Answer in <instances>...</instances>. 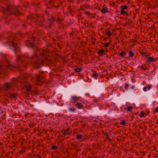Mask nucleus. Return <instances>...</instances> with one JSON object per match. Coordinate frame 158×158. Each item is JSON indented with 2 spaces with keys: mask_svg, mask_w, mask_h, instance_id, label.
<instances>
[{
  "mask_svg": "<svg viewBox=\"0 0 158 158\" xmlns=\"http://www.w3.org/2000/svg\"><path fill=\"white\" fill-rule=\"evenodd\" d=\"M135 115H137V113H135Z\"/></svg>",
  "mask_w": 158,
  "mask_h": 158,
  "instance_id": "63",
  "label": "nucleus"
},
{
  "mask_svg": "<svg viewBox=\"0 0 158 158\" xmlns=\"http://www.w3.org/2000/svg\"><path fill=\"white\" fill-rule=\"evenodd\" d=\"M101 11L102 14L107 13L108 12V9L106 7H105L102 9L101 10Z\"/></svg>",
  "mask_w": 158,
  "mask_h": 158,
  "instance_id": "15",
  "label": "nucleus"
},
{
  "mask_svg": "<svg viewBox=\"0 0 158 158\" xmlns=\"http://www.w3.org/2000/svg\"><path fill=\"white\" fill-rule=\"evenodd\" d=\"M56 20V18L53 16H51L50 18H48L47 19V21H48V27L51 28L52 26L53 25V22Z\"/></svg>",
  "mask_w": 158,
  "mask_h": 158,
  "instance_id": "4",
  "label": "nucleus"
},
{
  "mask_svg": "<svg viewBox=\"0 0 158 158\" xmlns=\"http://www.w3.org/2000/svg\"><path fill=\"white\" fill-rule=\"evenodd\" d=\"M82 136V135L80 134V135H78L77 136L76 139H77L79 140L81 138Z\"/></svg>",
  "mask_w": 158,
  "mask_h": 158,
  "instance_id": "32",
  "label": "nucleus"
},
{
  "mask_svg": "<svg viewBox=\"0 0 158 158\" xmlns=\"http://www.w3.org/2000/svg\"><path fill=\"white\" fill-rule=\"evenodd\" d=\"M155 110L157 112H158V107H156Z\"/></svg>",
  "mask_w": 158,
  "mask_h": 158,
  "instance_id": "52",
  "label": "nucleus"
},
{
  "mask_svg": "<svg viewBox=\"0 0 158 158\" xmlns=\"http://www.w3.org/2000/svg\"><path fill=\"white\" fill-rule=\"evenodd\" d=\"M71 145L72 146H73V147H76L77 146V144H75L74 143H71Z\"/></svg>",
  "mask_w": 158,
  "mask_h": 158,
  "instance_id": "41",
  "label": "nucleus"
},
{
  "mask_svg": "<svg viewBox=\"0 0 158 158\" xmlns=\"http://www.w3.org/2000/svg\"><path fill=\"white\" fill-rule=\"evenodd\" d=\"M135 88V86L134 85H133L131 86V88L132 89H134Z\"/></svg>",
  "mask_w": 158,
  "mask_h": 158,
  "instance_id": "57",
  "label": "nucleus"
},
{
  "mask_svg": "<svg viewBox=\"0 0 158 158\" xmlns=\"http://www.w3.org/2000/svg\"><path fill=\"white\" fill-rule=\"evenodd\" d=\"M37 155H38V158H42V157L41 156H40L38 155V154Z\"/></svg>",
  "mask_w": 158,
  "mask_h": 158,
  "instance_id": "55",
  "label": "nucleus"
},
{
  "mask_svg": "<svg viewBox=\"0 0 158 158\" xmlns=\"http://www.w3.org/2000/svg\"><path fill=\"white\" fill-rule=\"evenodd\" d=\"M25 88L28 92H30L32 88V87L31 85L29 84L26 85L25 86Z\"/></svg>",
  "mask_w": 158,
  "mask_h": 158,
  "instance_id": "12",
  "label": "nucleus"
},
{
  "mask_svg": "<svg viewBox=\"0 0 158 158\" xmlns=\"http://www.w3.org/2000/svg\"><path fill=\"white\" fill-rule=\"evenodd\" d=\"M111 40H110L109 42L106 43L105 44V47H106L108 46H109V45L110 43V42H111Z\"/></svg>",
  "mask_w": 158,
  "mask_h": 158,
  "instance_id": "30",
  "label": "nucleus"
},
{
  "mask_svg": "<svg viewBox=\"0 0 158 158\" xmlns=\"http://www.w3.org/2000/svg\"><path fill=\"white\" fill-rule=\"evenodd\" d=\"M8 96L10 98H16V97L18 96V94L17 93L15 94L9 93L8 94Z\"/></svg>",
  "mask_w": 158,
  "mask_h": 158,
  "instance_id": "13",
  "label": "nucleus"
},
{
  "mask_svg": "<svg viewBox=\"0 0 158 158\" xmlns=\"http://www.w3.org/2000/svg\"><path fill=\"white\" fill-rule=\"evenodd\" d=\"M120 137L119 136H118L117 137V140L118 141H119V142L121 141V140L120 139Z\"/></svg>",
  "mask_w": 158,
  "mask_h": 158,
  "instance_id": "47",
  "label": "nucleus"
},
{
  "mask_svg": "<svg viewBox=\"0 0 158 158\" xmlns=\"http://www.w3.org/2000/svg\"><path fill=\"white\" fill-rule=\"evenodd\" d=\"M72 98L73 100H75L74 102H77V96H73L72 97Z\"/></svg>",
  "mask_w": 158,
  "mask_h": 158,
  "instance_id": "31",
  "label": "nucleus"
},
{
  "mask_svg": "<svg viewBox=\"0 0 158 158\" xmlns=\"http://www.w3.org/2000/svg\"><path fill=\"white\" fill-rule=\"evenodd\" d=\"M120 11L121 14L124 15H125V14L127 12L125 10H121Z\"/></svg>",
  "mask_w": 158,
  "mask_h": 158,
  "instance_id": "27",
  "label": "nucleus"
},
{
  "mask_svg": "<svg viewBox=\"0 0 158 158\" xmlns=\"http://www.w3.org/2000/svg\"><path fill=\"white\" fill-rule=\"evenodd\" d=\"M44 13L47 15L48 18H49V16L50 15V14L48 13V11L47 10H44Z\"/></svg>",
  "mask_w": 158,
  "mask_h": 158,
  "instance_id": "29",
  "label": "nucleus"
},
{
  "mask_svg": "<svg viewBox=\"0 0 158 158\" xmlns=\"http://www.w3.org/2000/svg\"><path fill=\"white\" fill-rule=\"evenodd\" d=\"M14 9V6L10 4H7L6 8H5L3 7H1V10L2 13H6L8 12L7 15L8 16H10L12 15H14L16 16H17L20 14L19 11L15 12L13 10Z\"/></svg>",
  "mask_w": 158,
  "mask_h": 158,
  "instance_id": "2",
  "label": "nucleus"
},
{
  "mask_svg": "<svg viewBox=\"0 0 158 158\" xmlns=\"http://www.w3.org/2000/svg\"><path fill=\"white\" fill-rule=\"evenodd\" d=\"M82 69L81 68H76L74 69V71L76 73H79L81 70Z\"/></svg>",
  "mask_w": 158,
  "mask_h": 158,
  "instance_id": "21",
  "label": "nucleus"
},
{
  "mask_svg": "<svg viewBox=\"0 0 158 158\" xmlns=\"http://www.w3.org/2000/svg\"><path fill=\"white\" fill-rule=\"evenodd\" d=\"M39 72L41 74H43L44 73V71L42 70H40Z\"/></svg>",
  "mask_w": 158,
  "mask_h": 158,
  "instance_id": "42",
  "label": "nucleus"
},
{
  "mask_svg": "<svg viewBox=\"0 0 158 158\" xmlns=\"http://www.w3.org/2000/svg\"><path fill=\"white\" fill-rule=\"evenodd\" d=\"M99 56H103L105 54V51L103 49H100L98 52Z\"/></svg>",
  "mask_w": 158,
  "mask_h": 158,
  "instance_id": "11",
  "label": "nucleus"
},
{
  "mask_svg": "<svg viewBox=\"0 0 158 158\" xmlns=\"http://www.w3.org/2000/svg\"><path fill=\"white\" fill-rule=\"evenodd\" d=\"M57 24H58V26L60 27H62L63 28H64L65 27V25L62 23L61 22H57Z\"/></svg>",
  "mask_w": 158,
  "mask_h": 158,
  "instance_id": "20",
  "label": "nucleus"
},
{
  "mask_svg": "<svg viewBox=\"0 0 158 158\" xmlns=\"http://www.w3.org/2000/svg\"><path fill=\"white\" fill-rule=\"evenodd\" d=\"M155 66H156V65H154V67H155V68L154 69V71H155L156 69V68Z\"/></svg>",
  "mask_w": 158,
  "mask_h": 158,
  "instance_id": "58",
  "label": "nucleus"
},
{
  "mask_svg": "<svg viewBox=\"0 0 158 158\" xmlns=\"http://www.w3.org/2000/svg\"><path fill=\"white\" fill-rule=\"evenodd\" d=\"M41 75L37 74L35 76V78H36V80L35 81L36 84L38 85H40L41 83L39 84L38 83L40 82Z\"/></svg>",
  "mask_w": 158,
  "mask_h": 158,
  "instance_id": "10",
  "label": "nucleus"
},
{
  "mask_svg": "<svg viewBox=\"0 0 158 158\" xmlns=\"http://www.w3.org/2000/svg\"><path fill=\"white\" fill-rule=\"evenodd\" d=\"M37 5H39L40 4V3H38L37 4Z\"/></svg>",
  "mask_w": 158,
  "mask_h": 158,
  "instance_id": "64",
  "label": "nucleus"
},
{
  "mask_svg": "<svg viewBox=\"0 0 158 158\" xmlns=\"http://www.w3.org/2000/svg\"><path fill=\"white\" fill-rule=\"evenodd\" d=\"M29 38L31 39L32 40V41L34 42L36 38L35 36H31Z\"/></svg>",
  "mask_w": 158,
  "mask_h": 158,
  "instance_id": "35",
  "label": "nucleus"
},
{
  "mask_svg": "<svg viewBox=\"0 0 158 158\" xmlns=\"http://www.w3.org/2000/svg\"><path fill=\"white\" fill-rule=\"evenodd\" d=\"M69 130V128H68L66 130H64V131H68Z\"/></svg>",
  "mask_w": 158,
  "mask_h": 158,
  "instance_id": "53",
  "label": "nucleus"
},
{
  "mask_svg": "<svg viewBox=\"0 0 158 158\" xmlns=\"http://www.w3.org/2000/svg\"><path fill=\"white\" fill-rule=\"evenodd\" d=\"M126 53L124 52V51H122L119 54V55L122 57H124V55H126Z\"/></svg>",
  "mask_w": 158,
  "mask_h": 158,
  "instance_id": "23",
  "label": "nucleus"
},
{
  "mask_svg": "<svg viewBox=\"0 0 158 158\" xmlns=\"http://www.w3.org/2000/svg\"><path fill=\"white\" fill-rule=\"evenodd\" d=\"M108 38L107 37H104V40L105 41H106V40L108 39Z\"/></svg>",
  "mask_w": 158,
  "mask_h": 158,
  "instance_id": "54",
  "label": "nucleus"
},
{
  "mask_svg": "<svg viewBox=\"0 0 158 158\" xmlns=\"http://www.w3.org/2000/svg\"><path fill=\"white\" fill-rule=\"evenodd\" d=\"M125 15H126L127 16H129V14L127 13V12L126 13Z\"/></svg>",
  "mask_w": 158,
  "mask_h": 158,
  "instance_id": "56",
  "label": "nucleus"
},
{
  "mask_svg": "<svg viewBox=\"0 0 158 158\" xmlns=\"http://www.w3.org/2000/svg\"><path fill=\"white\" fill-rule=\"evenodd\" d=\"M151 87L150 85H149L147 87V88L148 90H150L151 89Z\"/></svg>",
  "mask_w": 158,
  "mask_h": 158,
  "instance_id": "48",
  "label": "nucleus"
},
{
  "mask_svg": "<svg viewBox=\"0 0 158 158\" xmlns=\"http://www.w3.org/2000/svg\"><path fill=\"white\" fill-rule=\"evenodd\" d=\"M84 13L85 14L87 15H91L90 14V12L89 11H85L84 12Z\"/></svg>",
  "mask_w": 158,
  "mask_h": 158,
  "instance_id": "34",
  "label": "nucleus"
},
{
  "mask_svg": "<svg viewBox=\"0 0 158 158\" xmlns=\"http://www.w3.org/2000/svg\"><path fill=\"white\" fill-rule=\"evenodd\" d=\"M50 50L48 48L40 50L38 52V54H36V56L38 58H33L31 62H34V64L36 68H38L43 65L46 61H48L49 58V53Z\"/></svg>",
  "mask_w": 158,
  "mask_h": 158,
  "instance_id": "1",
  "label": "nucleus"
},
{
  "mask_svg": "<svg viewBox=\"0 0 158 158\" xmlns=\"http://www.w3.org/2000/svg\"><path fill=\"white\" fill-rule=\"evenodd\" d=\"M18 48H19L18 47H17V46L16 47H15V48H14V50L15 51H16V50H17L18 49Z\"/></svg>",
  "mask_w": 158,
  "mask_h": 158,
  "instance_id": "49",
  "label": "nucleus"
},
{
  "mask_svg": "<svg viewBox=\"0 0 158 158\" xmlns=\"http://www.w3.org/2000/svg\"><path fill=\"white\" fill-rule=\"evenodd\" d=\"M92 72L93 73V75H92V77L97 78L98 74L97 73L96 71L93 70L92 71Z\"/></svg>",
  "mask_w": 158,
  "mask_h": 158,
  "instance_id": "17",
  "label": "nucleus"
},
{
  "mask_svg": "<svg viewBox=\"0 0 158 158\" xmlns=\"http://www.w3.org/2000/svg\"><path fill=\"white\" fill-rule=\"evenodd\" d=\"M141 55L143 57H147L146 53V52H141Z\"/></svg>",
  "mask_w": 158,
  "mask_h": 158,
  "instance_id": "24",
  "label": "nucleus"
},
{
  "mask_svg": "<svg viewBox=\"0 0 158 158\" xmlns=\"http://www.w3.org/2000/svg\"><path fill=\"white\" fill-rule=\"evenodd\" d=\"M4 86L5 87L4 90L6 91H8L9 89L11 87V86L10 85V83L8 82H6L4 83Z\"/></svg>",
  "mask_w": 158,
  "mask_h": 158,
  "instance_id": "9",
  "label": "nucleus"
},
{
  "mask_svg": "<svg viewBox=\"0 0 158 158\" xmlns=\"http://www.w3.org/2000/svg\"><path fill=\"white\" fill-rule=\"evenodd\" d=\"M146 87L145 86L143 88V90L144 91L146 92L147 91Z\"/></svg>",
  "mask_w": 158,
  "mask_h": 158,
  "instance_id": "50",
  "label": "nucleus"
},
{
  "mask_svg": "<svg viewBox=\"0 0 158 158\" xmlns=\"http://www.w3.org/2000/svg\"><path fill=\"white\" fill-rule=\"evenodd\" d=\"M120 124L124 126L126 125V123L125 121L124 120H123L122 122H120Z\"/></svg>",
  "mask_w": 158,
  "mask_h": 158,
  "instance_id": "36",
  "label": "nucleus"
},
{
  "mask_svg": "<svg viewBox=\"0 0 158 158\" xmlns=\"http://www.w3.org/2000/svg\"><path fill=\"white\" fill-rule=\"evenodd\" d=\"M11 45L13 47H16L17 46V44L15 42H12Z\"/></svg>",
  "mask_w": 158,
  "mask_h": 158,
  "instance_id": "37",
  "label": "nucleus"
},
{
  "mask_svg": "<svg viewBox=\"0 0 158 158\" xmlns=\"http://www.w3.org/2000/svg\"><path fill=\"white\" fill-rule=\"evenodd\" d=\"M30 17L29 16H28L27 18V20H28L29 19V18Z\"/></svg>",
  "mask_w": 158,
  "mask_h": 158,
  "instance_id": "59",
  "label": "nucleus"
},
{
  "mask_svg": "<svg viewBox=\"0 0 158 158\" xmlns=\"http://www.w3.org/2000/svg\"><path fill=\"white\" fill-rule=\"evenodd\" d=\"M18 34L21 37H23V35L20 31H18Z\"/></svg>",
  "mask_w": 158,
  "mask_h": 158,
  "instance_id": "40",
  "label": "nucleus"
},
{
  "mask_svg": "<svg viewBox=\"0 0 158 158\" xmlns=\"http://www.w3.org/2000/svg\"><path fill=\"white\" fill-rule=\"evenodd\" d=\"M106 130L105 131L102 130V135L105 136L106 140L109 142H111L112 140V139L113 138L112 135H113L114 133L112 131L110 130L108 131V132H106Z\"/></svg>",
  "mask_w": 158,
  "mask_h": 158,
  "instance_id": "3",
  "label": "nucleus"
},
{
  "mask_svg": "<svg viewBox=\"0 0 158 158\" xmlns=\"http://www.w3.org/2000/svg\"><path fill=\"white\" fill-rule=\"evenodd\" d=\"M68 134H70V133L69 132H67L66 131H64L63 134V135L65 136L67 135Z\"/></svg>",
  "mask_w": 158,
  "mask_h": 158,
  "instance_id": "43",
  "label": "nucleus"
},
{
  "mask_svg": "<svg viewBox=\"0 0 158 158\" xmlns=\"http://www.w3.org/2000/svg\"><path fill=\"white\" fill-rule=\"evenodd\" d=\"M133 109V107L132 106H130L127 107V110L129 111H130Z\"/></svg>",
  "mask_w": 158,
  "mask_h": 158,
  "instance_id": "25",
  "label": "nucleus"
},
{
  "mask_svg": "<svg viewBox=\"0 0 158 158\" xmlns=\"http://www.w3.org/2000/svg\"><path fill=\"white\" fill-rule=\"evenodd\" d=\"M37 20L38 22L40 23H45L44 15H40L38 14L36 15Z\"/></svg>",
  "mask_w": 158,
  "mask_h": 158,
  "instance_id": "5",
  "label": "nucleus"
},
{
  "mask_svg": "<svg viewBox=\"0 0 158 158\" xmlns=\"http://www.w3.org/2000/svg\"><path fill=\"white\" fill-rule=\"evenodd\" d=\"M55 2L54 1H52L51 0H49V1H48V3L50 4L51 5L52 3L53 2Z\"/></svg>",
  "mask_w": 158,
  "mask_h": 158,
  "instance_id": "46",
  "label": "nucleus"
},
{
  "mask_svg": "<svg viewBox=\"0 0 158 158\" xmlns=\"http://www.w3.org/2000/svg\"><path fill=\"white\" fill-rule=\"evenodd\" d=\"M52 40H53L55 41V39L54 38H52Z\"/></svg>",
  "mask_w": 158,
  "mask_h": 158,
  "instance_id": "60",
  "label": "nucleus"
},
{
  "mask_svg": "<svg viewBox=\"0 0 158 158\" xmlns=\"http://www.w3.org/2000/svg\"><path fill=\"white\" fill-rule=\"evenodd\" d=\"M76 105L77 106L78 109H81L83 107V106L81 102H78L76 104Z\"/></svg>",
  "mask_w": 158,
  "mask_h": 158,
  "instance_id": "19",
  "label": "nucleus"
},
{
  "mask_svg": "<svg viewBox=\"0 0 158 158\" xmlns=\"http://www.w3.org/2000/svg\"><path fill=\"white\" fill-rule=\"evenodd\" d=\"M156 61V60L154 59V57H148L146 59V63L148 65H149L152 62Z\"/></svg>",
  "mask_w": 158,
  "mask_h": 158,
  "instance_id": "7",
  "label": "nucleus"
},
{
  "mask_svg": "<svg viewBox=\"0 0 158 158\" xmlns=\"http://www.w3.org/2000/svg\"><path fill=\"white\" fill-rule=\"evenodd\" d=\"M58 148V147L54 145H52L51 146V149H53V150H55L56 149H57Z\"/></svg>",
  "mask_w": 158,
  "mask_h": 158,
  "instance_id": "33",
  "label": "nucleus"
},
{
  "mask_svg": "<svg viewBox=\"0 0 158 158\" xmlns=\"http://www.w3.org/2000/svg\"><path fill=\"white\" fill-rule=\"evenodd\" d=\"M129 86V85L127 83L125 85L124 88L125 89L127 90L128 89V87Z\"/></svg>",
  "mask_w": 158,
  "mask_h": 158,
  "instance_id": "39",
  "label": "nucleus"
},
{
  "mask_svg": "<svg viewBox=\"0 0 158 158\" xmlns=\"http://www.w3.org/2000/svg\"><path fill=\"white\" fill-rule=\"evenodd\" d=\"M25 42L26 43V46L28 47H34L36 46V45L34 42L31 43L30 42V40H27L25 41Z\"/></svg>",
  "mask_w": 158,
  "mask_h": 158,
  "instance_id": "6",
  "label": "nucleus"
},
{
  "mask_svg": "<svg viewBox=\"0 0 158 158\" xmlns=\"http://www.w3.org/2000/svg\"><path fill=\"white\" fill-rule=\"evenodd\" d=\"M144 114H145L144 113V112H143V111H141V114L139 115V116L140 117L142 118L144 116Z\"/></svg>",
  "mask_w": 158,
  "mask_h": 158,
  "instance_id": "28",
  "label": "nucleus"
},
{
  "mask_svg": "<svg viewBox=\"0 0 158 158\" xmlns=\"http://www.w3.org/2000/svg\"><path fill=\"white\" fill-rule=\"evenodd\" d=\"M69 110L70 111H72L73 112H74L75 111V109L73 108H70L69 109Z\"/></svg>",
  "mask_w": 158,
  "mask_h": 158,
  "instance_id": "45",
  "label": "nucleus"
},
{
  "mask_svg": "<svg viewBox=\"0 0 158 158\" xmlns=\"http://www.w3.org/2000/svg\"><path fill=\"white\" fill-rule=\"evenodd\" d=\"M18 60L19 61H22L24 58V56L22 55L19 56L17 57Z\"/></svg>",
  "mask_w": 158,
  "mask_h": 158,
  "instance_id": "18",
  "label": "nucleus"
},
{
  "mask_svg": "<svg viewBox=\"0 0 158 158\" xmlns=\"http://www.w3.org/2000/svg\"><path fill=\"white\" fill-rule=\"evenodd\" d=\"M134 55V53L132 51H130L129 52V57H132Z\"/></svg>",
  "mask_w": 158,
  "mask_h": 158,
  "instance_id": "26",
  "label": "nucleus"
},
{
  "mask_svg": "<svg viewBox=\"0 0 158 158\" xmlns=\"http://www.w3.org/2000/svg\"><path fill=\"white\" fill-rule=\"evenodd\" d=\"M24 27L26 28V26L25 23L23 24L22 25Z\"/></svg>",
  "mask_w": 158,
  "mask_h": 158,
  "instance_id": "51",
  "label": "nucleus"
},
{
  "mask_svg": "<svg viewBox=\"0 0 158 158\" xmlns=\"http://www.w3.org/2000/svg\"><path fill=\"white\" fill-rule=\"evenodd\" d=\"M51 1H54L55 2H56V0H51Z\"/></svg>",
  "mask_w": 158,
  "mask_h": 158,
  "instance_id": "62",
  "label": "nucleus"
},
{
  "mask_svg": "<svg viewBox=\"0 0 158 158\" xmlns=\"http://www.w3.org/2000/svg\"><path fill=\"white\" fill-rule=\"evenodd\" d=\"M44 25V24H41V26L42 27Z\"/></svg>",
  "mask_w": 158,
  "mask_h": 158,
  "instance_id": "61",
  "label": "nucleus"
},
{
  "mask_svg": "<svg viewBox=\"0 0 158 158\" xmlns=\"http://www.w3.org/2000/svg\"><path fill=\"white\" fill-rule=\"evenodd\" d=\"M139 68H141L142 70H145L146 69H148V68H147L146 67L145 68H144L143 67V65H142Z\"/></svg>",
  "mask_w": 158,
  "mask_h": 158,
  "instance_id": "38",
  "label": "nucleus"
},
{
  "mask_svg": "<svg viewBox=\"0 0 158 158\" xmlns=\"http://www.w3.org/2000/svg\"><path fill=\"white\" fill-rule=\"evenodd\" d=\"M24 151L23 150H22L19 151V153L20 154H23L24 153Z\"/></svg>",
  "mask_w": 158,
  "mask_h": 158,
  "instance_id": "44",
  "label": "nucleus"
},
{
  "mask_svg": "<svg viewBox=\"0 0 158 158\" xmlns=\"http://www.w3.org/2000/svg\"><path fill=\"white\" fill-rule=\"evenodd\" d=\"M99 108L96 107L94 108L93 110V112L95 114H98L102 112V110L99 109Z\"/></svg>",
  "mask_w": 158,
  "mask_h": 158,
  "instance_id": "8",
  "label": "nucleus"
},
{
  "mask_svg": "<svg viewBox=\"0 0 158 158\" xmlns=\"http://www.w3.org/2000/svg\"><path fill=\"white\" fill-rule=\"evenodd\" d=\"M64 19L62 17H57L56 19V23H57V22H60L63 21L64 20Z\"/></svg>",
  "mask_w": 158,
  "mask_h": 158,
  "instance_id": "14",
  "label": "nucleus"
},
{
  "mask_svg": "<svg viewBox=\"0 0 158 158\" xmlns=\"http://www.w3.org/2000/svg\"><path fill=\"white\" fill-rule=\"evenodd\" d=\"M120 7L123 10L127 9L128 8L127 6L126 5H122Z\"/></svg>",
  "mask_w": 158,
  "mask_h": 158,
  "instance_id": "22",
  "label": "nucleus"
},
{
  "mask_svg": "<svg viewBox=\"0 0 158 158\" xmlns=\"http://www.w3.org/2000/svg\"><path fill=\"white\" fill-rule=\"evenodd\" d=\"M109 29L110 28H107L106 29V34L109 36H110L111 35V32L109 30Z\"/></svg>",
  "mask_w": 158,
  "mask_h": 158,
  "instance_id": "16",
  "label": "nucleus"
}]
</instances>
